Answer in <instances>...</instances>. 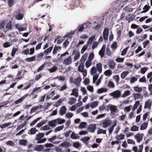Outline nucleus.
Segmentation results:
<instances>
[{"mask_svg":"<svg viewBox=\"0 0 152 152\" xmlns=\"http://www.w3.org/2000/svg\"><path fill=\"white\" fill-rule=\"evenodd\" d=\"M112 121L110 120H104L100 123L101 125H102V127L104 128H106L110 126L111 124Z\"/></svg>","mask_w":152,"mask_h":152,"instance_id":"f257e3e1","label":"nucleus"},{"mask_svg":"<svg viewBox=\"0 0 152 152\" xmlns=\"http://www.w3.org/2000/svg\"><path fill=\"white\" fill-rule=\"evenodd\" d=\"M110 95L113 96V98H117L120 97L121 95V93L119 90L115 91L110 94Z\"/></svg>","mask_w":152,"mask_h":152,"instance_id":"f03ea898","label":"nucleus"},{"mask_svg":"<svg viewBox=\"0 0 152 152\" xmlns=\"http://www.w3.org/2000/svg\"><path fill=\"white\" fill-rule=\"evenodd\" d=\"M18 14L15 15V17L18 20H22L24 17V15L21 13L19 10H18L17 12Z\"/></svg>","mask_w":152,"mask_h":152,"instance_id":"7ed1b4c3","label":"nucleus"},{"mask_svg":"<svg viewBox=\"0 0 152 152\" xmlns=\"http://www.w3.org/2000/svg\"><path fill=\"white\" fill-rule=\"evenodd\" d=\"M28 95V93L25 94L23 96H22L20 98L15 101L14 102V104H18L19 103H21L23 101V100H24Z\"/></svg>","mask_w":152,"mask_h":152,"instance_id":"20e7f679","label":"nucleus"},{"mask_svg":"<svg viewBox=\"0 0 152 152\" xmlns=\"http://www.w3.org/2000/svg\"><path fill=\"white\" fill-rule=\"evenodd\" d=\"M107 108L110 109L111 112H115L117 110V107L116 106L113 105H109L107 107Z\"/></svg>","mask_w":152,"mask_h":152,"instance_id":"39448f33","label":"nucleus"},{"mask_svg":"<svg viewBox=\"0 0 152 152\" xmlns=\"http://www.w3.org/2000/svg\"><path fill=\"white\" fill-rule=\"evenodd\" d=\"M143 136V134L138 133L134 136V137L137 140V142H140L142 140Z\"/></svg>","mask_w":152,"mask_h":152,"instance_id":"423d86ee","label":"nucleus"},{"mask_svg":"<svg viewBox=\"0 0 152 152\" xmlns=\"http://www.w3.org/2000/svg\"><path fill=\"white\" fill-rule=\"evenodd\" d=\"M72 62L71 57V56H69L68 58H66L63 62L64 64L66 65L70 64Z\"/></svg>","mask_w":152,"mask_h":152,"instance_id":"0eeeda50","label":"nucleus"},{"mask_svg":"<svg viewBox=\"0 0 152 152\" xmlns=\"http://www.w3.org/2000/svg\"><path fill=\"white\" fill-rule=\"evenodd\" d=\"M109 29L107 28L104 29L103 32V38L104 40L107 39Z\"/></svg>","mask_w":152,"mask_h":152,"instance_id":"6e6552de","label":"nucleus"},{"mask_svg":"<svg viewBox=\"0 0 152 152\" xmlns=\"http://www.w3.org/2000/svg\"><path fill=\"white\" fill-rule=\"evenodd\" d=\"M96 126L94 124H90L88 127V129L91 132H94Z\"/></svg>","mask_w":152,"mask_h":152,"instance_id":"1a4fd4ad","label":"nucleus"},{"mask_svg":"<svg viewBox=\"0 0 152 152\" xmlns=\"http://www.w3.org/2000/svg\"><path fill=\"white\" fill-rule=\"evenodd\" d=\"M44 148L43 146L42 145H36L34 148V150L38 151H40L43 150Z\"/></svg>","mask_w":152,"mask_h":152,"instance_id":"9d476101","label":"nucleus"},{"mask_svg":"<svg viewBox=\"0 0 152 152\" xmlns=\"http://www.w3.org/2000/svg\"><path fill=\"white\" fill-rule=\"evenodd\" d=\"M61 49V46H55L54 47L53 51V54H56L57 53V51H60Z\"/></svg>","mask_w":152,"mask_h":152,"instance_id":"9b49d317","label":"nucleus"},{"mask_svg":"<svg viewBox=\"0 0 152 152\" xmlns=\"http://www.w3.org/2000/svg\"><path fill=\"white\" fill-rule=\"evenodd\" d=\"M56 41H57V43L58 44H60L63 41V39L61 38L60 36H57L54 40V42H56Z\"/></svg>","mask_w":152,"mask_h":152,"instance_id":"f8f14e48","label":"nucleus"},{"mask_svg":"<svg viewBox=\"0 0 152 152\" xmlns=\"http://www.w3.org/2000/svg\"><path fill=\"white\" fill-rule=\"evenodd\" d=\"M151 102L149 100L146 102H145L144 108L145 109H150L151 108Z\"/></svg>","mask_w":152,"mask_h":152,"instance_id":"ddd939ff","label":"nucleus"},{"mask_svg":"<svg viewBox=\"0 0 152 152\" xmlns=\"http://www.w3.org/2000/svg\"><path fill=\"white\" fill-rule=\"evenodd\" d=\"M66 108L65 107L62 106L59 111V113L61 115H63L66 113Z\"/></svg>","mask_w":152,"mask_h":152,"instance_id":"4468645a","label":"nucleus"},{"mask_svg":"<svg viewBox=\"0 0 152 152\" xmlns=\"http://www.w3.org/2000/svg\"><path fill=\"white\" fill-rule=\"evenodd\" d=\"M71 144L69 142L64 141L61 144L60 146H63L64 147L67 148L70 146Z\"/></svg>","mask_w":152,"mask_h":152,"instance_id":"2eb2a0df","label":"nucleus"},{"mask_svg":"<svg viewBox=\"0 0 152 152\" xmlns=\"http://www.w3.org/2000/svg\"><path fill=\"white\" fill-rule=\"evenodd\" d=\"M56 121V119L49 122V125L52 127L55 126L57 124Z\"/></svg>","mask_w":152,"mask_h":152,"instance_id":"dca6fc26","label":"nucleus"},{"mask_svg":"<svg viewBox=\"0 0 152 152\" xmlns=\"http://www.w3.org/2000/svg\"><path fill=\"white\" fill-rule=\"evenodd\" d=\"M44 134L43 133H39V134L36 135L35 140L38 141L39 140L42 138L44 136Z\"/></svg>","mask_w":152,"mask_h":152,"instance_id":"f3484780","label":"nucleus"},{"mask_svg":"<svg viewBox=\"0 0 152 152\" xmlns=\"http://www.w3.org/2000/svg\"><path fill=\"white\" fill-rule=\"evenodd\" d=\"M37 131V130L35 128H32L28 131V134H35Z\"/></svg>","mask_w":152,"mask_h":152,"instance_id":"a211bd4d","label":"nucleus"},{"mask_svg":"<svg viewBox=\"0 0 152 152\" xmlns=\"http://www.w3.org/2000/svg\"><path fill=\"white\" fill-rule=\"evenodd\" d=\"M96 69L99 71V73H100L102 71V65L101 63H99L96 64Z\"/></svg>","mask_w":152,"mask_h":152,"instance_id":"6ab92c4d","label":"nucleus"},{"mask_svg":"<svg viewBox=\"0 0 152 152\" xmlns=\"http://www.w3.org/2000/svg\"><path fill=\"white\" fill-rule=\"evenodd\" d=\"M19 144L20 145L26 146L27 144V141L25 140H19Z\"/></svg>","mask_w":152,"mask_h":152,"instance_id":"aec40b11","label":"nucleus"},{"mask_svg":"<svg viewBox=\"0 0 152 152\" xmlns=\"http://www.w3.org/2000/svg\"><path fill=\"white\" fill-rule=\"evenodd\" d=\"M95 35L91 37L87 42V45H91L95 38Z\"/></svg>","mask_w":152,"mask_h":152,"instance_id":"412c9836","label":"nucleus"},{"mask_svg":"<svg viewBox=\"0 0 152 152\" xmlns=\"http://www.w3.org/2000/svg\"><path fill=\"white\" fill-rule=\"evenodd\" d=\"M109 67L111 69H113L115 68V63L113 61H110L108 63Z\"/></svg>","mask_w":152,"mask_h":152,"instance_id":"4be33fe9","label":"nucleus"},{"mask_svg":"<svg viewBox=\"0 0 152 152\" xmlns=\"http://www.w3.org/2000/svg\"><path fill=\"white\" fill-rule=\"evenodd\" d=\"M53 48V47L51 46L45 50L44 51V53L45 55H47L48 54L51 52Z\"/></svg>","mask_w":152,"mask_h":152,"instance_id":"5701e85b","label":"nucleus"},{"mask_svg":"<svg viewBox=\"0 0 152 152\" xmlns=\"http://www.w3.org/2000/svg\"><path fill=\"white\" fill-rule=\"evenodd\" d=\"M77 89L74 88L72 90V93L71 94V95H74L76 97L78 96V93L77 91Z\"/></svg>","mask_w":152,"mask_h":152,"instance_id":"b1692460","label":"nucleus"},{"mask_svg":"<svg viewBox=\"0 0 152 152\" xmlns=\"http://www.w3.org/2000/svg\"><path fill=\"white\" fill-rule=\"evenodd\" d=\"M84 66L83 65V63H81L80 64L79 66L78 67V70L79 72H83V68H84Z\"/></svg>","mask_w":152,"mask_h":152,"instance_id":"393cba45","label":"nucleus"},{"mask_svg":"<svg viewBox=\"0 0 152 152\" xmlns=\"http://www.w3.org/2000/svg\"><path fill=\"white\" fill-rule=\"evenodd\" d=\"M7 23L6 20H3L0 22V29L2 28H4V26Z\"/></svg>","mask_w":152,"mask_h":152,"instance_id":"a878e982","label":"nucleus"},{"mask_svg":"<svg viewBox=\"0 0 152 152\" xmlns=\"http://www.w3.org/2000/svg\"><path fill=\"white\" fill-rule=\"evenodd\" d=\"M104 48H101L99 52V55L100 56L101 58L103 57L104 55Z\"/></svg>","mask_w":152,"mask_h":152,"instance_id":"bb28decb","label":"nucleus"},{"mask_svg":"<svg viewBox=\"0 0 152 152\" xmlns=\"http://www.w3.org/2000/svg\"><path fill=\"white\" fill-rule=\"evenodd\" d=\"M87 57V56L86 55V54H85L82 56L80 60L81 63L83 64L86 60Z\"/></svg>","mask_w":152,"mask_h":152,"instance_id":"cd10ccee","label":"nucleus"},{"mask_svg":"<svg viewBox=\"0 0 152 152\" xmlns=\"http://www.w3.org/2000/svg\"><path fill=\"white\" fill-rule=\"evenodd\" d=\"M12 22L10 21L6 25V28L7 30H10L12 28Z\"/></svg>","mask_w":152,"mask_h":152,"instance_id":"c85d7f7f","label":"nucleus"},{"mask_svg":"<svg viewBox=\"0 0 152 152\" xmlns=\"http://www.w3.org/2000/svg\"><path fill=\"white\" fill-rule=\"evenodd\" d=\"M76 101V99L74 97H72L70 98V100L68 102V103L69 104L72 105Z\"/></svg>","mask_w":152,"mask_h":152,"instance_id":"c756f323","label":"nucleus"},{"mask_svg":"<svg viewBox=\"0 0 152 152\" xmlns=\"http://www.w3.org/2000/svg\"><path fill=\"white\" fill-rule=\"evenodd\" d=\"M81 80L82 79L80 77H78L75 81L74 83L78 86L79 84L80 83Z\"/></svg>","mask_w":152,"mask_h":152,"instance_id":"7c9ffc66","label":"nucleus"},{"mask_svg":"<svg viewBox=\"0 0 152 152\" xmlns=\"http://www.w3.org/2000/svg\"><path fill=\"white\" fill-rule=\"evenodd\" d=\"M107 91V89L106 88H102L98 89L97 92L99 93L106 92Z\"/></svg>","mask_w":152,"mask_h":152,"instance_id":"2f4dec72","label":"nucleus"},{"mask_svg":"<svg viewBox=\"0 0 152 152\" xmlns=\"http://www.w3.org/2000/svg\"><path fill=\"white\" fill-rule=\"evenodd\" d=\"M35 59L36 56H34L30 58H27L25 59V60L28 62H31L34 61Z\"/></svg>","mask_w":152,"mask_h":152,"instance_id":"473e14b6","label":"nucleus"},{"mask_svg":"<svg viewBox=\"0 0 152 152\" xmlns=\"http://www.w3.org/2000/svg\"><path fill=\"white\" fill-rule=\"evenodd\" d=\"M44 55V53H41L38 54L36 57V60L37 61L39 60L41 58H42Z\"/></svg>","mask_w":152,"mask_h":152,"instance_id":"72a5a7b5","label":"nucleus"},{"mask_svg":"<svg viewBox=\"0 0 152 152\" xmlns=\"http://www.w3.org/2000/svg\"><path fill=\"white\" fill-rule=\"evenodd\" d=\"M87 124L86 122H81L79 126V127L81 129L85 128Z\"/></svg>","mask_w":152,"mask_h":152,"instance_id":"f704fd0d","label":"nucleus"},{"mask_svg":"<svg viewBox=\"0 0 152 152\" xmlns=\"http://www.w3.org/2000/svg\"><path fill=\"white\" fill-rule=\"evenodd\" d=\"M140 104L139 101H138L136 102L132 108L133 110H134L136 109L140 105Z\"/></svg>","mask_w":152,"mask_h":152,"instance_id":"c9c22d12","label":"nucleus"},{"mask_svg":"<svg viewBox=\"0 0 152 152\" xmlns=\"http://www.w3.org/2000/svg\"><path fill=\"white\" fill-rule=\"evenodd\" d=\"M70 137L72 139H77L79 137L78 136V135L75 133L72 132V133Z\"/></svg>","mask_w":152,"mask_h":152,"instance_id":"e433bc0d","label":"nucleus"},{"mask_svg":"<svg viewBox=\"0 0 152 152\" xmlns=\"http://www.w3.org/2000/svg\"><path fill=\"white\" fill-rule=\"evenodd\" d=\"M141 96V95L140 94L136 93L134 94V100H135L136 99H140Z\"/></svg>","mask_w":152,"mask_h":152,"instance_id":"4c0bfd02","label":"nucleus"},{"mask_svg":"<svg viewBox=\"0 0 152 152\" xmlns=\"http://www.w3.org/2000/svg\"><path fill=\"white\" fill-rule=\"evenodd\" d=\"M134 91L138 93L141 92L142 90V89L141 88L137 86L134 87Z\"/></svg>","mask_w":152,"mask_h":152,"instance_id":"58836bf2","label":"nucleus"},{"mask_svg":"<svg viewBox=\"0 0 152 152\" xmlns=\"http://www.w3.org/2000/svg\"><path fill=\"white\" fill-rule=\"evenodd\" d=\"M128 71H124L121 74V77L122 79H124L126 75L129 74Z\"/></svg>","mask_w":152,"mask_h":152,"instance_id":"ea45409f","label":"nucleus"},{"mask_svg":"<svg viewBox=\"0 0 152 152\" xmlns=\"http://www.w3.org/2000/svg\"><path fill=\"white\" fill-rule=\"evenodd\" d=\"M148 126V124L146 122L144 123L141 126L140 129L141 130L145 129Z\"/></svg>","mask_w":152,"mask_h":152,"instance_id":"a19ab883","label":"nucleus"},{"mask_svg":"<svg viewBox=\"0 0 152 152\" xmlns=\"http://www.w3.org/2000/svg\"><path fill=\"white\" fill-rule=\"evenodd\" d=\"M57 123H58V124H61L64 123L65 121L64 119H62L60 118H58L56 119Z\"/></svg>","mask_w":152,"mask_h":152,"instance_id":"79ce46f5","label":"nucleus"},{"mask_svg":"<svg viewBox=\"0 0 152 152\" xmlns=\"http://www.w3.org/2000/svg\"><path fill=\"white\" fill-rule=\"evenodd\" d=\"M124 135L122 134L118 135L116 137L117 140H121L124 139Z\"/></svg>","mask_w":152,"mask_h":152,"instance_id":"37998d69","label":"nucleus"},{"mask_svg":"<svg viewBox=\"0 0 152 152\" xmlns=\"http://www.w3.org/2000/svg\"><path fill=\"white\" fill-rule=\"evenodd\" d=\"M57 69V67L55 66H54L52 68L49 69H48L50 73H52L56 71Z\"/></svg>","mask_w":152,"mask_h":152,"instance_id":"c03bdc74","label":"nucleus"},{"mask_svg":"<svg viewBox=\"0 0 152 152\" xmlns=\"http://www.w3.org/2000/svg\"><path fill=\"white\" fill-rule=\"evenodd\" d=\"M26 124V121H25L24 123L22 124H21L20 126H19L17 127L16 129L17 131L19 130H20L23 127H24Z\"/></svg>","mask_w":152,"mask_h":152,"instance_id":"a18cd8bd","label":"nucleus"},{"mask_svg":"<svg viewBox=\"0 0 152 152\" xmlns=\"http://www.w3.org/2000/svg\"><path fill=\"white\" fill-rule=\"evenodd\" d=\"M80 56V53L79 52H78L77 53L76 52V53L75 54L74 59L75 60H77Z\"/></svg>","mask_w":152,"mask_h":152,"instance_id":"49530a36","label":"nucleus"},{"mask_svg":"<svg viewBox=\"0 0 152 152\" xmlns=\"http://www.w3.org/2000/svg\"><path fill=\"white\" fill-rule=\"evenodd\" d=\"M10 123H5L2 124H1L0 125V127L2 129H3L8 126L10 125Z\"/></svg>","mask_w":152,"mask_h":152,"instance_id":"de8ad7c7","label":"nucleus"},{"mask_svg":"<svg viewBox=\"0 0 152 152\" xmlns=\"http://www.w3.org/2000/svg\"><path fill=\"white\" fill-rule=\"evenodd\" d=\"M139 128L136 125L133 126L131 128V130L132 131H136L138 130Z\"/></svg>","mask_w":152,"mask_h":152,"instance_id":"09e8293b","label":"nucleus"},{"mask_svg":"<svg viewBox=\"0 0 152 152\" xmlns=\"http://www.w3.org/2000/svg\"><path fill=\"white\" fill-rule=\"evenodd\" d=\"M56 138L57 137L56 135H55L53 136L51 138H48V139L49 141L51 142H52L53 143H55L54 142H53V141H54Z\"/></svg>","mask_w":152,"mask_h":152,"instance_id":"8fccbe9b","label":"nucleus"},{"mask_svg":"<svg viewBox=\"0 0 152 152\" xmlns=\"http://www.w3.org/2000/svg\"><path fill=\"white\" fill-rule=\"evenodd\" d=\"M97 133L98 134H106V131L105 130H104L101 129H99L97 131Z\"/></svg>","mask_w":152,"mask_h":152,"instance_id":"3c124183","label":"nucleus"},{"mask_svg":"<svg viewBox=\"0 0 152 152\" xmlns=\"http://www.w3.org/2000/svg\"><path fill=\"white\" fill-rule=\"evenodd\" d=\"M91 64V61L88 60L86 63V66L87 68H88Z\"/></svg>","mask_w":152,"mask_h":152,"instance_id":"603ef678","label":"nucleus"},{"mask_svg":"<svg viewBox=\"0 0 152 152\" xmlns=\"http://www.w3.org/2000/svg\"><path fill=\"white\" fill-rule=\"evenodd\" d=\"M97 105V102L96 101H95L92 102L91 103V107L92 108H94Z\"/></svg>","mask_w":152,"mask_h":152,"instance_id":"864d4df0","label":"nucleus"},{"mask_svg":"<svg viewBox=\"0 0 152 152\" xmlns=\"http://www.w3.org/2000/svg\"><path fill=\"white\" fill-rule=\"evenodd\" d=\"M111 47L112 49H115L118 47L116 42H114L111 45Z\"/></svg>","mask_w":152,"mask_h":152,"instance_id":"5fc2aeb1","label":"nucleus"},{"mask_svg":"<svg viewBox=\"0 0 152 152\" xmlns=\"http://www.w3.org/2000/svg\"><path fill=\"white\" fill-rule=\"evenodd\" d=\"M104 74L107 76H110L112 74V71L110 70H107L104 73Z\"/></svg>","mask_w":152,"mask_h":152,"instance_id":"6e6d98bb","label":"nucleus"},{"mask_svg":"<svg viewBox=\"0 0 152 152\" xmlns=\"http://www.w3.org/2000/svg\"><path fill=\"white\" fill-rule=\"evenodd\" d=\"M63 128H64L63 125L60 126H59L56 127L54 129V131H55V132H56L57 131H59L62 129H63Z\"/></svg>","mask_w":152,"mask_h":152,"instance_id":"4d7b16f0","label":"nucleus"},{"mask_svg":"<svg viewBox=\"0 0 152 152\" xmlns=\"http://www.w3.org/2000/svg\"><path fill=\"white\" fill-rule=\"evenodd\" d=\"M29 51H30V50L29 49H26V50H25L22 51L21 52V53L23 54H25L26 55H27L28 54H29Z\"/></svg>","mask_w":152,"mask_h":152,"instance_id":"13d9d810","label":"nucleus"},{"mask_svg":"<svg viewBox=\"0 0 152 152\" xmlns=\"http://www.w3.org/2000/svg\"><path fill=\"white\" fill-rule=\"evenodd\" d=\"M41 119V118H37V119H35L34 121H32L30 124V126H32L33 125H34V124H35L38 121H39V120L40 119Z\"/></svg>","mask_w":152,"mask_h":152,"instance_id":"bf43d9fd","label":"nucleus"},{"mask_svg":"<svg viewBox=\"0 0 152 152\" xmlns=\"http://www.w3.org/2000/svg\"><path fill=\"white\" fill-rule=\"evenodd\" d=\"M18 49L16 48H13L12 49V52L11 53V56L12 57H14L15 54L16 52L18 51Z\"/></svg>","mask_w":152,"mask_h":152,"instance_id":"052dcab7","label":"nucleus"},{"mask_svg":"<svg viewBox=\"0 0 152 152\" xmlns=\"http://www.w3.org/2000/svg\"><path fill=\"white\" fill-rule=\"evenodd\" d=\"M117 38H119L120 37L122 31L120 29H117Z\"/></svg>","mask_w":152,"mask_h":152,"instance_id":"680f3d73","label":"nucleus"},{"mask_svg":"<svg viewBox=\"0 0 152 152\" xmlns=\"http://www.w3.org/2000/svg\"><path fill=\"white\" fill-rule=\"evenodd\" d=\"M6 143L7 145L12 146H14L15 145L14 143L11 140L8 141Z\"/></svg>","mask_w":152,"mask_h":152,"instance_id":"e2e57ef3","label":"nucleus"},{"mask_svg":"<svg viewBox=\"0 0 152 152\" xmlns=\"http://www.w3.org/2000/svg\"><path fill=\"white\" fill-rule=\"evenodd\" d=\"M94 54L92 53H91L89 56L88 59V60L92 61L94 58Z\"/></svg>","mask_w":152,"mask_h":152,"instance_id":"0e129e2a","label":"nucleus"},{"mask_svg":"<svg viewBox=\"0 0 152 152\" xmlns=\"http://www.w3.org/2000/svg\"><path fill=\"white\" fill-rule=\"evenodd\" d=\"M14 0H8V3L9 6L10 7H12L14 3Z\"/></svg>","mask_w":152,"mask_h":152,"instance_id":"69168bd1","label":"nucleus"},{"mask_svg":"<svg viewBox=\"0 0 152 152\" xmlns=\"http://www.w3.org/2000/svg\"><path fill=\"white\" fill-rule=\"evenodd\" d=\"M45 64H44L42 65L38 68V69L37 70V72H39L43 70L44 67H45Z\"/></svg>","mask_w":152,"mask_h":152,"instance_id":"338daca9","label":"nucleus"},{"mask_svg":"<svg viewBox=\"0 0 152 152\" xmlns=\"http://www.w3.org/2000/svg\"><path fill=\"white\" fill-rule=\"evenodd\" d=\"M108 86L110 88H113L115 86V85L111 81H109L108 83Z\"/></svg>","mask_w":152,"mask_h":152,"instance_id":"774afa93","label":"nucleus"}]
</instances>
